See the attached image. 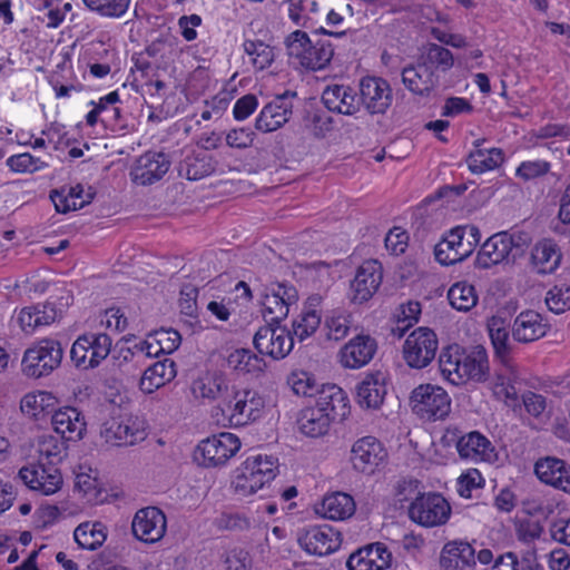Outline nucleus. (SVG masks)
<instances>
[{
    "mask_svg": "<svg viewBox=\"0 0 570 570\" xmlns=\"http://www.w3.org/2000/svg\"><path fill=\"white\" fill-rule=\"evenodd\" d=\"M357 31L334 32L321 27L307 33L303 30L291 32L284 40L289 60L307 71L325 70L341 46L355 41Z\"/></svg>",
    "mask_w": 570,
    "mask_h": 570,
    "instance_id": "f257e3e1",
    "label": "nucleus"
},
{
    "mask_svg": "<svg viewBox=\"0 0 570 570\" xmlns=\"http://www.w3.org/2000/svg\"><path fill=\"white\" fill-rule=\"evenodd\" d=\"M442 375L453 385H461L472 380L484 382L489 376V360L483 346L478 345L469 352L459 345L444 348L439 358Z\"/></svg>",
    "mask_w": 570,
    "mask_h": 570,
    "instance_id": "f03ea898",
    "label": "nucleus"
},
{
    "mask_svg": "<svg viewBox=\"0 0 570 570\" xmlns=\"http://www.w3.org/2000/svg\"><path fill=\"white\" fill-rule=\"evenodd\" d=\"M63 350L60 342L43 338L26 350L21 366L28 377L39 379L51 374L62 361Z\"/></svg>",
    "mask_w": 570,
    "mask_h": 570,
    "instance_id": "7ed1b4c3",
    "label": "nucleus"
},
{
    "mask_svg": "<svg viewBox=\"0 0 570 570\" xmlns=\"http://www.w3.org/2000/svg\"><path fill=\"white\" fill-rule=\"evenodd\" d=\"M240 445L235 434L222 432L200 441L193 458L203 468L224 466L239 451Z\"/></svg>",
    "mask_w": 570,
    "mask_h": 570,
    "instance_id": "20e7f679",
    "label": "nucleus"
},
{
    "mask_svg": "<svg viewBox=\"0 0 570 570\" xmlns=\"http://www.w3.org/2000/svg\"><path fill=\"white\" fill-rule=\"evenodd\" d=\"M265 401L255 390H232L226 397L222 412L234 426H244L262 416Z\"/></svg>",
    "mask_w": 570,
    "mask_h": 570,
    "instance_id": "39448f33",
    "label": "nucleus"
},
{
    "mask_svg": "<svg viewBox=\"0 0 570 570\" xmlns=\"http://www.w3.org/2000/svg\"><path fill=\"white\" fill-rule=\"evenodd\" d=\"M407 514L411 521L422 527H440L448 522L451 505L440 493H422L410 503Z\"/></svg>",
    "mask_w": 570,
    "mask_h": 570,
    "instance_id": "423d86ee",
    "label": "nucleus"
},
{
    "mask_svg": "<svg viewBox=\"0 0 570 570\" xmlns=\"http://www.w3.org/2000/svg\"><path fill=\"white\" fill-rule=\"evenodd\" d=\"M412 411L423 420H442L451 411V399L440 386L422 384L411 395Z\"/></svg>",
    "mask_w": 570,
    "mask_h": 570,
    "instance_id": "0eeeda50",
    "label": "nucleus"
},
{
    "mask_svg": "<svg viewBox=\"0 0 570 570\" xmlns=\"http://www.w3.org/2000/svg\"><path fill=\"white\" fill-rule=\"evenodd\" d=\"M111 338L105 333L80 335L70 350L71 361L77 367L95 368L110 353Z\"/></svg>",
    "mask_w": 570,
    "mask_h": 570,
    "instance_id": "6e6552de",
    "label": "nucleus"
},
{
    "mask_svg": "<svg viewBox=\"0 0 570 570\" xmlns=\"http://www.w3.org/2000/svg\"><path fill=\"white\" fill-rule=\"evenodd\" d=\"M436 334L428 327L414 330L403 344V357L412 368H423L435 357L438 351Z\"/></svg>",
    "mask_w": 570,
    "mask_h": 570,
    "instance_id": "1a4fd4ad",
    "label": "nucleus"
},
{
    "mask_svg": "<svg viewBox=\"0 0 570 570\" xmlns=\"http://www.w3.org/2000/svg\"><path fill=\"white\" fill-rule=\"evenodd\" d=\"M18 479L30 490L41 495H51L60 490L63 480L58 466L32 462L22 466Z\"/></svg>",
    "mask_w": 570,
    "mask_h": 570,
    "instance_id": "9d476101",
    "label": "nucleus"
},
{
    "mask_svg": "<svg viewBox=\"0 0 570 570\" xmlns=\"http://www.w3.org/2000/svg\"><path fill=\"white\" fill-rule=\"evenodd\" d=\"M100 435L112 446L132 445L144 439V423L131 415L111 416L102 423Z\"/></svg>",
    "mask_w": 570,
    "mask_h": 570,
    "instance_id": "9b49d317",
    "label": "nucleus"
},
{
    "mask_svg": "<svg viewBox=\"0 0 570 570\" xmlns=\"http://www.w3.org/2000/svg\"><path fill=\"white\" fill-rule=\"evenodd\" d=\"M253 344L261 355L282 360L293 350L294 338L285 327L267 323L255 333Z\"/></svg>",
    "mask_w": 570,
    "mask_h": 570,
    "instance_id": "f8f14e48",
    "label": "nucleus"
},
{
    "mask_svg": "<svg viewBox=\"0 0 570 570\" xmlns=\"http://www.w3.org/2000/svg\"><path fill=\"white\" fill-rule=\"evenodd\" d=\"M360 106L374 115H384L393 101L392 88L387 80L380 77H364L360 81Z\"/></svg>",
    "mask_w": 570,
    "mask_h": 570,
    "instance_id": "ddd939ff",
    "label": "nucleus"
},
{
    "mask_svg": "<svg viewBox=\"0 0 570 570\" xmlns=\"http://www.w3.org/2000/svg\"><path fill=\"white\" fill-rule=\"evenodd\" d=\"M169 156L163 151H147L139 156L130 169L131 181L139 186L160 180L170 167Z\"/></svg>",
    "mask_w": 570,
    "mask_h": 570,
    "instance_id": "4468645a",
    "label": "nucleus"
},
{
    "mask_svg": "<svg viewBox=\"0 0 570 570\" xmlns=\"http://www.w3.org/2000/svg\"><path fill=\"white\" fill-rule=\"evenodd\" d=\"M445 438L455 442V446L460 458L478 461H490L493 454L491 442L478 431L461 434L459 429L449 428Z\"/></svg>",
    "mask_w": 570,
    "mask_h": 570,
    "instance_id": "2eb2a0df",
    "label": "nucleus"
},
{
    "mask_svg": "<svg viewBox=\"0 0 570 570\" xmlns=\"http://www.w3.org/2000/svg\"><path fill=\"white\" fill-rule=\"evenodd\" d=\"M166 528V515L156 507H146L138 510L131 522L132 534L145 543H155L163 539Z\"/></svg>",
    "mask_w": 570,
    "mask_h": 570,
    "instance_id": "dca6fc26",
    "label": "nucleus"
},
{
    "mask_svg": "<svg viewBox=\"0 0 570 570\" xmlns=\"http://www.w3.org/2000/svg\"><path fill=\"white\" fill-rule=\"evenodd\" d=\"M383 279V268L376 259L365 261L356 271L351 282V301L362 304L368 301L379 289Z\"/></svg>",
    "mask_w": 570,
    "mask_h": 570,
    "instance_id": "f3484780",
    "label": "nucleus"
},
{
    "mask_svg": "<svg viewBox=\"0 0 570 570\" xmlns=\"http://www.w3.org/2000/svg\"><path fill=\"white\" fill-rule=\"evenodd\" d=\"M295 91H286L261 110L255 121V128L263 132H271L284 126L293 112V104L289 98H295Z\"/></svg>",
    "mask_w": 570,
    "mask_h": 570,
    "instance_id": "a211bd4d",
    "label": "nucleus"
},
{
    "mask_svg": "<svg viewBox=\"0 0 570 570\" xmlns=\"http://www.w3.org/2000/svg\"><path fill=\"white\" fill-rule=\"evenodd\" d=\"M386 456L382 443L374 436L358 439L351 450L353 468L362 473L372 474Z\"/></svg>",
    "mask_w": 570,
    "mask_h": 570,
    "instance_id": "6ab92c4d",
    "label": "nucleus"
},
{
    "mask_svg": "<svg viewBox=\"0 0 570 570\" xmlns=\"http://www.w3.org/2000/svg\"><path fill=\"white\" fill-rule=\"evenodd\" d=\"M341 533L328 525L312 527L298 538V543L307 553L327 556L341 546Z\"/></svg>",
    "mask_w": 570,
    "mask_h": 570,
    "instance_id": "aec40b11",
    "label": "nucleus"
},
{
    "mask_svg": "<svg viewBox=\"0 0 570 570\" xmlns=\"http://www.w3.org/2000/svg\"><path fill=\"white\" fill-rule=\"evenodd\" d=\"M377 350L376 341L370 335H356L340 351V362L345 368H361L368 364Z\"/></svg>",
    "mask_w": 570,
    "mask_h": 570,
    "instance_id": "412c9836",
    "label": "nucleus"
},
{
    "mask_svg": "<svg viewBox=\"0 0 570 570\" xmlns=\"http://www.w3.org/2000/svg\"><path fill=\"white\" fill-rule=\"evenodd\" d=\"M392 553L386 546L375 542L360 548L346 561L348 570H384L390 567Z\"/></svg>",
    "mask_w": 570,
    "mask_h": 570,
    "instance_id": "4be33fe9",
    "label": "nucleus"
},
{
    "mask_svg": "<svg viewBox=\"0 0 570 570\" xmlns=\"http://www.w3.org/2000/svg\"><path fill=\"white\" fill-rule=\"evenodd\" d=\"M514 247V240L505 232L489 237L478 252L475 265L480 268H490L508 259Z\"/></svg>",
    "mask_w": 570,
    "mask_h": 570,
    "instance_id": "5701e85b",
    "label": "nucleus"
},
{
    "mask_svg": "<svg viewBox=\"0 0 570 570\" xmlns=\"http://www.w3.org/2000/svg\"><path fill=\"white\" fill-rule=\"evenodd\" d=\"M51 424L56 433L66 441H79L87 431L83 414L76 407L65 406L53 412Z\"/></svg>",
    "mask_w": 570,
    "mask_h": 570,
    "instance_id": "b1692460",
    "label": "nucleus"
},
{
    "mask_svg": "<svg viewBox=\"0 0 570 570\" xmlns=\"http://www.w3.org/2000/svg\"><path fill=\"white\" fill-rule=\"evenodd\" d=\"M190 391L196 400L213 402L229 397V384L224 374L219 372H205L193 381Z\"/></svg>",
    "mask_w": 570,
    "mask_h": 570,
    "instance_id": "393cba45",
    "label": "nucleus"
},
{
    "mask_svg": "<svg viewBox=\"0 0 570 570\" xmlns=\"http://www.w3.org/2000/svg\"><path fill=\"white\" fill-rule=\"evenodd\" d=\"M315 396L314 406L323 413H328L332 421H342L350 413L348 399L344 391L335 384L323 385Z\"/></svg>",
    "mask_w": 570,
    "mask_h": 570,
    "instance_id": "a878e982",
    "label": "nucleus"
},
{
    "mask_svg": "<svg viewBox=\"0 0 570 570\" xmlns=\"http://www.w3.org/2000/svg\"><path fill=\"white\" fill-rule=\"evenodd\" d=\"M549 330L541 314L528 309L521 312L513 321L512 336L519 343H531L543 337Z\"/></svg>",
    "mask_w": 570,
    "mask_h": 570,
    "instance_id": "bb28decb",
    "label": "nucleus"
},
{
    "mask_svg": "<svg viewBox=\"0 0 570 570\" xmlns=\"http://www.w3.org/2000/svg\"><path fill=\"white\" fill-rule=\"evenodd\" d=\"M534 472L543 483L570 493V466L563 460L541 459L535 463Z\"/></svg>",
    "mask_w": 570,
    "mask_h": 570,
    "instance_id": "cd10ccee",
    "label": "nucleus"
},
{
    "mask_svg": "<svg viewBox=\"0 0 570 570\" xmlns=\"http://www.w3.org/2000/svg\"><path fill=\"white\" fill-rule=\"evenodd\" d=\"M322 101L330 111L352 116L360 110V101L353 89L344 85L326 87L322 95Z\"/></svg>",
    "mask_w": 570,
    "mask_h": 570,
    "instance_id": "c85d7f7f",
    "label": "nucleus"
},
{
    "mask_svg": "<svg viewBox=\"0 0 570 570\" xmlns=\"http://www.w3.org/2000/svg\"><path fill=\"white\" fill-rule=\"evenodd\" d=\"M440 564L445 570H463L475 566V550L465 541H451L444 544Z\"/></svg>",
    "mask_w": 570,
    "mask_h": 570,
    "instance_id": "c756f323",
    "label": "nucleus"
},
{
    "mask_svg": "<svg viewBox=\"0 0 570 570\" xmlns=\"http://www.w3.org/2000/svg\"><path fill=\"white\" fill-rule=\"evenodd\" d=\"M402 81L411 92L428 96L439 85V77L417 60L415 66L403 69Z\"/></svg>",
    "mask_w": 570,
    "mask_h": 570,
    "instance_id": "7c9ffc66",
    "label": "nucleus"
},
{
    "mask_svg": "<svg viewBox=\"0 0 570 570\" xmlns=\"http://www.w3.org/2000/svg\"><path fill=\"white\" fill-rule=\"evenodd\" d=\"M176 363L170 358L157 361L145 370L139 386L144 393H153L176 377Z\"/></svg>",
    "mask_w": 570,
    "mask_h": 570,
    "instance_id": "2f4dec72",
    "label": "nucleus"
},
{
    "mask_svg": "<svg viewBox=\"0 0 570 570\" xmlns=\"http://www.w3.org/2000/svg\"><path fill=\"white\" fill-rule=\"evenodd\" d=\"M356 393L361 406L379 409L386 395L384 374L381 372L367 374L357 385Z\"/></svg>",
    "mask_w": 570,
    "mask_h": 570,
    "instance_id": "473e14b6",
    "label": "nucleus"
},
{
    "mask_svg": "<svg viewBox=\"0 0 570 570\" xmlns=\"http://www.w3.org/2000/svg\"><path fill=\"white\" fill-rule=\"evenodd\" d=\"M562 254L560 247L552 239L538 242L531 252V262L539 274H551L560 265Z\"/></svg>",
    "mask_w": 570,
    "mask_h": 570,
    "instance_id": "72a5a7b5",
    "label": "nucleus"
},
{
    "mask_svg": "<svg viewBox=\"0 0 570 570\" xmlns=\"http://www.w3.org/2000/svg\"><path fill=\"white\" fill-rule=\"evenodd\" d=\"M94 195L95 194L90 190L85 194L82 185L78 184L69 188L62 187L59 190H52L50 193V198L55 204L56 210L58 213L66 214L70 210H77L85 207L87 204H90Z\"/></svg>",
    "mask_w": 570,
    "mask_h": 570,
    "instance_id": "f704fd0d",
    "label": "nucleus"
},
{
    "mask_svg": "<svg viewBox=\"0 0 570 570\" xmlns=\"http://www.w3.org/2000/svg\"><path fill=\"white\" fill-rule=\"evenodd\" d=\"M484 139L475 140V149L466 157L468 167L473 174L493 170L504 161V154L500 148H481Z\"/></svg>",
    "mask_w": 570,
    "mask_h": 570,
    "instance_id": "c9c22d12",
    "label": "nucleus"
},
{
    "mask_svg": "<svg viewBox=\"0 0 570 570\" xmlns=\"http://www.w3.org/2000/svg\"><path fill=\"white\" fill-rule=\"evenodd\" d=\"M489 335L497 357L508 367H512L515 346L510 340L509 331L501 318L493 317L489 323Z\"/></svg>",
    "mask_w": 570,
    "mask_h": 570,
    "instance_id": "e433bc0d",
    "label": "nucleus"
},
{
    "mask_svg": "<svg viewBox=\"0 0 570 570\" xmlns=\"http://www.w3.org/2000/svg\"><path fill=\"white\" fill-rule=\"evenodd\" d=\"M328 413H323L315 406H308L301 411L297 419L299 431L309 438H320L325 435L332 424Z\"/></svg>",
    "mask_w": 570,
    "mask_h": 570,
    "instance_id": "4c0bfd02",
    "label": "nucleus"
},
{
    "mask_svg": "<svg viewBox=\"0 0 570 570\" xmlns=\"http://www.w3.org/2000/svg\"><path fill=\"white\" fill-rule=\"evenodd\" d=\"M317 511L330 520H345L354 514L355 502L350 494L335 492L323 499Z\"/></svg>",
    "mask_w": 570,
    "mask_h": 570,
    "instance_id": "58836bf2",
    "label": "nucleus"
},
{
    "mask_svg": "<svg viewBox=\"0 0 570 570\" xmlns=\"http://www.w3.org/2000/svg\"><path fill=\"white\" fill-rule=\"evenodd\" d=\"M352 327V315L343 308H334L324 316L323 331L328 341L340 342L345 338Z\"/></svg>",
    "mask_w": 570,
    "mask_h": 570,
    "instance_id": "ea45409f",
    "label": "nucleus"
},
{
    "mask_svg": "<svg viewBox=\"0 0 570 570\" xmlns=\"http://www.w3.org/2000/svg\"><path fill=\"white\" fill-rule=\"evenodd\" d=\"M73 538L81 549L96 550L106 541L107 528L100 522H85L76 528Z\"/></svg>",
    "mask_w": 570,
    "mask_h": 570,
    "instance_id": "a19ab883",
    "label": "nucleus"
},
{
    "mask_svg": "<svg viewBox=\"0 0 570 570\" xmlns=\"http://www.w3.org/2000/svg\"><path fill=\"white\" fill-rule=\"evenodd\" d=\"M256 465L252 460H245L242 466L238 469L237 474L233 481L235 492L239 495H250L262 489L266 483L262 478L257 475V471L254 469Z\"/></svg>",
    "mask_w": 570,
    "mask_h": 570,
    "instance_id": "79ce46f5",
    "label": "nucleus"
},
{
    "mask_svg": "<svg viewBox=\"0 0 570 570\" xmlns=\"http://www.w3.org/2000/svg\"><path fill=\"white\" fill-rule=\"evenodd\" d=\"M419 61L430 70L443 72L453 67L454 58L452 52L436 43H429L419 57Z\"/></svg>",
    "mask_w": 570,
    "mask_h": 570,
    "instance_id": "37998d69",
    "label": "nucleus"
},
{
    "mask_svg": "<svg viewBox=\"0 0 570 570\" xmlns=\"http://www.w3.org/2000/svg\"><path fill=\"white\" fill-rule=\"evenodd\" d=\"M227 364L235 371L250 374L262 373L266 366L263 357L248 348H238L232 352L227 357Z\"/></svg>",
    "mask_w": 570,
    "mask_h": 570,
    "instance_id": "c03bdc74",
    "label": "nucleus"
},
{
    "mask_svg": "<svg viewBox=\"0 0 570 570\" xmlns=\"http://www.w3.org/2000/svg\"><path fill=\"white\" fill-rule=\"evenodd\" d=\"M37 452V461L58 466L66 456L67 446L53 435H43L38 441Z\"/></svg>",
    "mask_w": 570,
    "mask_h": 570,
    "instance_id": "a18cd8bd",
    "label": "nucleus"
},
{
    "mask_svg": "<svg viewBox=\"0 0 570 570\" xmlns=\"http://www.w3.org/2000/svg\"><path fill=\"white\" fill-rule=\"evenodd\" d=\"M72 299L71 293L67 289H62V295L58 297V302H47L42 305H36L35 307L38 313L36 322H38V325L43 326L53 323L57 317L61 316L63 308L72 303Z\"/></svg>",
    "mask_w": 570,
    "mask_h": 570,
    "instance_id": "49530a36",
    "label": "nucleus"
},
{
    "mask_svg": "<svg viewBox=\"0 0 570 570\" xmlns=\"http://www.w3.org/2000/svg\"><path fill=\"white\" fill-rule=\"evenodd\" d=\"M448 298L452 307L462 312L470 311L478 302L474 287L466 283L452 285L448 292Z\"/></svg>",
    "mask_w": 570,
    "mask_h": 570,
    "instance_id": "de8ad7c7",
    "label": "nucleus"
},
{
    "mask_svg": "<svg viewBox=\"0 0 570 570\" xmlns=\"http://www.w3.org/2000/svg\"><path fill=\"white\" fill-rule=\"evenodd\" d=\"M131 0H82L85 7L106 18L122 17L130 4Z\"/></svg>",
    "mask_w": 570,
    "mask_h": 570,
    "instance_id": "09e8293b",
    "label": "nucleus"
},
{
    "mask_svg": "<svg viewBox=\"0 0 570 570\" xmlns=\"http://www.w3.org/2000/svg\"><path fill=\"white\" fill-rule=\"evenodd\" d=\"M52 400L53 396L48 392L28 393L20 402V410L23 414L40 420Z\"/></svg>",
    "mask_w": 570,
    "mask_h": 570,
    "instance_id": "8fccbe9b",
    "label": "nucleus"
},
{
    "mask_svg": "<svg viewBox=\"0 0 570 570\" xmlns=\"http://www.w3.org/2000/svg\"><path fill=\"white\" fill-rule=\"evenodd\" d=\"M243 47L258 70L269 67L274 61L273 48L261 40H245Z\"/></svg>",
    "mask_w": 570,
    "mask_h": 570,
    "instance_id": "3c124183",
    "label": "nucleus"
},
{
    "mask_svg": "<svg viewBox=\"0 0 570 570\" xmlns=\"http://www.w3.org/2000/svg\"><path fill=\"white\" fill-rule=\"evenodd\" d=\"M321 314L313 312H302L292 324V336L298 341H304L312 336L321 325Z\"/></svg>",
    "mask_w": 570,
    "mask_h": 570,
    "instance_id": "603ef678",
    "label": "nucleus"
},
{
    "mask_svg": "<svg viewBox=\"0 0 570 570\" xmlns=\"http://www.w3.org/2000/svg\"><path fill=\"white\" fill-rule=\"evenodd\" d=\"M289 306H287L282 298L273 295L269 291L264 295L263 299V316L269 324H279L287 317Z\"/></svg>",
    "mask_w": 570,
    "mask_h": 570,
    "instance_id": "864d4df0",
    "label": "nucleus"
},
{
    "mask_svg": "<svg viewBox=\"0 0 570 570\" xmlns=\"http://www.w3.org/2000/svg\"><path fill=\"white\" fill-rule=\"evenodd\" d=\"M546 304L556 314L570 309V286L567 284L553 286L547 293Z\"/></svg>",
    "mask_w": 570,
    "mask_h": 570,
    "instance_id": "5fc2aeb1",
    "label": "nucleus"
},
{
    "mask_svg": "<svg viewBox=\"0 0 570 570\" xmlns=\"http://www.w3.org/2000/svg\"><path fill=\"white\" fill-rule=\"evenodd\" d=\"M287 383L297 395L314 396L317 393V386L313 375L305 371L291 373Z\"/></svg>",
    "mask_w": 570,
    "mask_h": 570,
    "instance_id": "6e6d98bb",
    "label": "nucleus"
},
{
    "mask_svg": "<svg viewBox=\"0 0 570 570\" xmlns=\"http://www.w3.org/2000/svg\"><path fill=\"white\" fill-rule=\"evenodd\" d=\"M7 166L17 173H33L46 168L47 164L29 153H23L9 157L7 159Z\"/></svg>",
    "mask_w": 570,
    "mask_h": 570,
    "instance_id": "4d7b16f0",
    "label": "nucleus"
},
{
    "mask_svg": "<svg viewBox=\"0 0 570 570\" xmlns=\"http://www.w3.org/2000/svg\"><path fill=\"white\" fill-rule=\"evenodd\" d=\"M149 338L154 340L158 345V352L170 354L176 351L181 342V336L174 328H161L156 331Z\"/></svg>",
    "mask_w": 570,
    "mask_h": 570,
    "instance_id": "13d9d810",
    "label": "nucleus"
},
{
    "mask_svg": "<svg viewBox=\"0 0 570 570\" xmlns=\"http://www.w3.org/2000/svg\"><path fill=\"white\" fill-rule=\"evenodd\" d=\"M215 525L219 530L244 531L250 528V520L238 512H223L215 519Z\"/></svg>",
    "mask_w": 570,
    "mask_h": 570,
    "instance_id": "bf43d9fd",
    "label": "nucleus"
},
{
    "mask_svg": "<svg viewBox=\"0 0 570 570\" xmlns=\"http://www.w3.org/2000/svg\"><path fill=\"white\" fill-rule=\"evenodd\" d=\"M455 249V229L452 228L450 233L439 242L434 247L435 259L442 265H453L458 259H452Z\"/></svg>",
    "mask_w": 570,
    "mask_h": 570,
    "instance_id": "052dcab7",
    "label": "nucleus"
},
{
    "mask_svg": "<svg viewBox=\"0 0 570 570\" xmlns=\"http://www.w3.org/2000/svg\"><path fill=\"white\" fill-rule=\"evenodd\" d=\"M246 460L254 461L256 468L254 471H257V475L263 479L266 483L271 482L275 479L277 469H278V460L272 455H253L248 456Z\"/></svg>",
    "mask_w": 570,
    "mask_h": 570,
    "instance_id": "680f3d73",
    "label": "nucleus"
},
{
    "mask_svg": "<svg viewBox=\"0 0 570 570\" xmlns=\"http://www.w3.org/2000/svg\"><path fill=\"white\" fill-rule=\"evenodd\" d=\"M224 563L226 570H248L252 568V557L243 548H233L226 552Z\"/></svg>",
    "mask_w": 570,
    "mask_h": 570,
    "instance_id": "e2e57ef3",
    "label": "nucleus"
},
{
    "mask_svg": "<svg viewBox=\"0 0 570 570\" xmlns=\"http://www.w3.org/2000/svg\"><path fill=\"white\" fill-rule=\"evenodd\" d=\"M421 314V304L419 302H409L402 306L401 314L399 315V325L393 332H399V337L404 335L407 327L412 326L413 323L417 322Z\"/></svg>",
    "mask_w": 570,
    "mask_h": 570,
    "instance_id": "0e129e2a",
    "label": "nucleus"
},
{
    "mask_svg": "<svg viewBox=\"0 0 570 570\" xmlns=\"http://www.w3.org/2000/svg\"><path fill=\"white\" fill-rule=\"evenodd\" d=\"M255 132L250 128H234L226 132V144L232 148L245 149L252 146Z\"/></svg>",
    "mask_w": 570,
    "mask_h": 570,
    "instance_id": "69168bd1",
    "label": "nucleus"
},
{
    "mask_svg": "<svg viewBox=\"0 0 570 570\" xmlns=\"http://www.w3.org/2000/svg\"><path fill=\"white\" fill-rule=\"evenodd\" d=\"M420 481L415 479H402L399 480L394 487V495L399 502L410 501L411 502L421 495Z\"/></svg>",
    "mask_w": 570,
    "mask_h": 570,
    "instance_id": "338daca9",
    "label": "nucleus"
},
{
    "mask_svg": "<svg viewBox=\"0 0 570 570\" xmlns=\"http://www.w3.org/2000/svg\"><path fill=\"white\" fill-rule=\"evenodd\" d=\"M407 239L409 236L405 230L401 227H394L385 236V247L394 255L402 254L406 249Z\"/></svg>",
    "mask_w": 570,
    "mask_h": 570,
    "instance_id": "774afa93",
    "label": "nucleus"
}]
</instances>
